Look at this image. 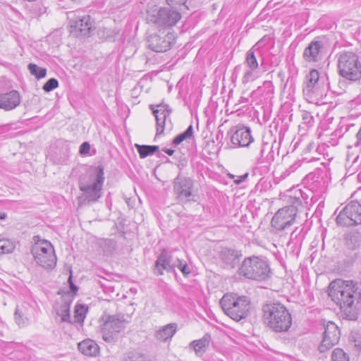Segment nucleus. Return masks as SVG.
Returning a JSON list of instances; mask_svg holds the SVG:
<instances>
[{
    "label": "nucleus",
    "instance_id": "1",
    "mask_svg": "<svg viewBox=\"0 0 361 361\" xmlns=\"http://www.w3.org/2000/svg\"><path fill=\"white\" fill-rule=\"evenodd\" d=\"M328 295L340 307L344 319H357V305L361 302V286L358 282L336 279L329 283Z\"/></svg>",
    "mask_w": 361,
    "mask_h": 361
},
{
    "label": "nucleus",
    "instance_id": "2",
    "mask_svg": "<svg viewBox=\"0 0 361 361\" xmlns=\"http://www.w3.org/2000/svg\"><path fill=\"white\" fill-rule=\"evenodd\" d=\"M264 323L273 331L286 332L292 325V317L286 307L279 302H271L263 306Z\"/></svg>",
    "mask_w": 361,
    "mask_h": 361
},
{
    "label": "nucleus",
    "instance_id": "3",
    "mask_svg": "<svg viewBox=\"0 0 361 361\" xmlns=\"http://www.w3.org/2000/svg\"><path fill=\"white\" fill-rule=\"evenodd\" d=\"M104 168L102 165L93 166L89 172V180L80 182L79 188L83 192L79 200L82 204L96 202L102 195V190L104 181Z\"/></svg>",
    "mask_w": 361,
    "mask_h": 361
},
{
    "label": "nucleus",
    "instance_id": "4",
    "mask_svg": "<svg viewBox=\"0 0 361 361\" xmlns=\"http://www.w3.org/2000/svg\"><path fill=\"white\" fill-rule=\"evenodd\" d=\"M220 304L225 314L233 320L240 321L249 314L250 301L246 296L227 293L221 299Z\"/></svg>",
    "mask_w": 361,
    "mask_h": 361
},
{
    "label": "nucleus",
    "instance_id": "5",
    "mask_svg": "<svg viewBox=\"0 0 361 361\" xmlns=\"http://www.w3.org/2000/svg\"><path fill=\"white\" fill-rule=\"evenodd\" d=\"M238 273L246 279L262 281L270 277L271 269L264 259L252 256L244 259Z\"/></svg>",
    "mask_w": 361,
    "mask_h": 361
},
{
    "label": "nucleus",
    "instance_id": "6",
    "mask_svg": "<svg viewBox=\"0 0 361 361\" xmlns=\"http://www.w3.org/2000/svg\"><path fill=\"white\" fill-rule=\"evenodd\" d=\"M34 244L31 253L35 262L45 269H52L56 264V257L51 244L45 240H41L39 235L33 237Z\"/></svg>",
    "mask_w": 361,
    "mask_h": 361
},
{
    "label": "nucleus",
    "instance_id": "7",
    "mask_svg": "<svg viewBox=\"0 0 361 361\" xmlns=\"http://www.w3.org/2000/svg\"><path fill=\"white\" fill-rule=\"evenodd\" d=\"M343 243L345 250L343 264L345 268H350L355 262L361 260V232L357 229L345 232Z\"/></svg>",
    "mask_w": 361,
    "mask_h": 361
},
{
    "label": "nucleus",
    "instance_id": "8",
    "mask_svg": "<svg viewBox=\"0 0 361 361\" xmlns=\"http://www.w3.org/2000/svg\"><path fill=\"white\" fill-rule=\"evenodd\" d=\"M338 69L343 78L357 81L361 78V63L358 56L353 51H343L338 59Z\"/></svg>",
    "mask_w": 361,
    "mask_h": 361
},
{
    "label": "nucleus",
    "instance_id": "9",
    "mask_svg": "<svg viewBox=\"0 0 361 361\" xmlns=\"http://www.w3.org/2000/svg\"><path fill=\"white\" fill-rule=\"evenodd\" d=\"M287 203V206L279 209L275 213L271 221V225L276 230V233L284 231L295 222L299 212L298 207H301V202L297 199L293 202Z\"/></svg>",
    "mask_w": 361,
    "mask_h": 361
},
{
    "label": "nucleus",
    "instance_id": "10",
    "mask_svg": "<svg viewBox=\"0 0 361 361\" xmlns=\"http://www.w3.org/2000/svg\"><path fill=\"white\" fill-rule=\"evenodd\" d=\"M336 222L341 227L361 226V204L356 200L349 202L338 212Z\"/></svg>",
    "mask_w": 361,
    "mask_h": 361
},
{
    "label": "nucleus",
    "instance_id": "11",
    "mask_svg": "<svg viewBox=\"0 0 361 361\" xmlns=\"http://www.w3.org/2000/svg\"><path fill=\"white\" fill-rule=\"evenodd\" d=\"M128 322L124 315H111L105 319L102 327V338L107 343H114L118 338L119 333L123 331Z\"/></svg>",
    "mask_w": 361,
    "mask_h": 361
},
{
    "label": "nucleus",
    "instance_id": "12",
    "mask_svg": "<svg viewBox=\"0 0 361 361\" xmlns=\"http://www.w3.org/2000/svg\"><path fill=\"white\" fill-rule=\"evenodd\" d=\"M68 18L72 34L76 37L89 36L93 28V21L89 15L81 11H75L70 12Z\"/></svg>",
    "mask_w": 361,
    "mask_h": 361
},
{
    "label": "nucleus",
    "instance_id": "13",
    "mask_svg": "<svg viewBox=\"0 0 361 361\" xmlns=\"http://www.w3.org/2000/svg\"><path fill=\"white\" fill-rule=\"evenodd\" d=\"M181 18L180 13L176 9L167 7L160 8L148 14L149 22L158 27H171L176 25Z\"/></svg>",
    "mask_w": 361,
    "mask_h": 361
},
{
    "label": "nucleus",
    "instance_id": "14",
    "mask_svg": "<svg viewBox=\"0 0 361 361\" xmlns=\"http://www.w3.org/2000/svg\"><path fill=\"white\" fill-rule=\"evenodd\" d=\"M307 83L303 88V95L305 99L310 103H317L322 96L318 81L319 73L318 71L313 69L307 75Z\"/></svg>",
    "mask_w": 361,
    "mask_h": 361
},
{
    "label": "nucleus",
    "instance_id": "15",
    "mask_svg": "<svg viewBox=\"0 0 361 361\" xmlns=\"http://www.w3.org/2000/svg\"><path fill=\"white\" fill-rule=\"evenodd\" d=\"M341 333L335 323L329 322L323 333V338L318 347L320 353H324L336 345L340 339Z\"/></svg>",
    "mask_w": 361,
    "mask_h": 361
},
{
    "label": "nucleus",
    "instance_id": "16",
    "mask_svg": "<svg viewBox=\"0 0 361 361\" xmlns=\"http://www.w3.org/2000/svg\"><path fill=\"white\" fill-rule=\"evenodd\" d=\"M231 133V142L235 147H247L254 141L251 130L245 126H235Z\"/></svg>",
    "mask_w": 361,
    "mask_h": 361
},
{
    "label": "nucleus",
    "instance_id": "17",
    "mask_svg": "<svg viewBox=\"0 0 361 361\" xmlns=\"http://www.w3.org/2000/svg\"><path fill=\"white\" fill-rule=\"evenodd\" d=\"M175 39L174 35H166L161 37L159 35H151L147 38L148 47L155 52H164L171 48Z\"/></svg>",
    "mask_w": 361,
    "mask_h": 361
},
{
    "label": "nucleus",
    "instance_id": "18",
    "mask_svg": "<svg viewBox=\"0 0 361 361\" xmlns=\"http://www.w3.org/2000/svg\"><path fill=\"white\" fill-rule=\"evenodd\" d=\"M193 181L190 178L178 176L173 180V190L179 200H190Z\"/></svg>",
    "mask_w": 361,
    "mask_h": 361
},
{
    "label": "nucleus",
    "instance_id": "19",
    "mask_svg": "<svg viewBox=\"0 0 361 361\" xmlns=\"http://www.w3.org/2000/svg\"><path fill=\"white\" fill-rule=\"evenodd\" d=\"M150 109L156 118L157 135L161 134L164 130L165 123L167 118L170 116L172 109L168 104H159L158 105L151 104Z\"/></svg>",
    "mask_w": 361,
    "mask_h": 361
},
{
    "label": "nucleus",
    "instance_id": "20",
    "mask_svg": "<svg viewBox=\"0 0 361 361\" xmlns=\"http://www.w3.org/2000/svg\"><path fill=\"white\" fill-rule=\"evenodd\" d=\"M171 254L166 250H163L157 257L154 267V273L156 275H163L164 271L171 272L174 271V265Z\"/></svg>",
    "mask_w": 361,
    "mask_h": 361
},
{
    "label": "nucleus",
    "instance_id": "21",
    "mask_svg": "<svg viewBox=\"0 0 361 361\" xmlns=\"http://www.w3.org/2000/svg\"><path fill=\"white\" fill-rule=\"evenodd\" d=\"M324 45V42L319 39L312 40L305 49L303 59L309 63L319 61L322 58Z\"/></svg>",
    "mask_w": 361,
    "mask_h": 361
},
{
    "label": "nucleus",
    "instance_id": "22",
    "mask_svg": "<svg viewBox=\"0 0 361 361\" xmlns=\"http://www.w3.org/2000/svg\"><path fill=\"white\" fill-rule=\"evenodd\" d=\"M20 102V94L12 90L5 94H0V109L10 111L17 107Z\"/></svg>",
    "mask_w": 361,
    "mask_h": 361
},
{
    "label": "nucleus",
    "instance_id": "23",
    "mask_svg": "<svg viewBox=\"0 0 361 361\" xmlns=\"http://www.w3.org/2000/svg\"><path fill=\"white\" fill-rule=\"evenodd\" d=\"M73 296L67 293L61 298V304L56 309V314L61 317V322H68L72 324L70 316L71 305L73 302Z\"/></svg>",
    "mask_w": 361,
    "mask_h": 361
},
{
    "label": "nucleus",
    "instance_id": "24",
    "mask_svg": "<svg viewBox=\"0 0 361 361\" xmlns=\"http://www.w3.org/2000/svg\"><path fill=\"white\" fill-rule=\"evenodd\" d=\"M241 256L242 254L240 252L229 248H224L220 253L222 261L232 268L238 264Z\"/></svg>",
    "mask_w": 361,
    "mask_h": 361
},
{
    "label": "nucleus",
    "instance_id": "25",
    "mask_svg": "<svg viewBox=\"0 0 361 361\" xmlns=\"http://www.w3.org/2000/svg\"><path fill=\"white\" fill-rule=\"evenodd\" d=\"M272 147L265 142L259 144L255 158L259 164L269 163L273 160Z\"/></svg>",
    "mask_w": 361,
    "mask_h": 361
},
{
    "label": "nucleus",
    "instance_id": "26",
    "mask_svg": "<svg viewBox=\"0 0 361 361\" xmlns=\"http://www.w3.org/2000/svg\"><path fill=\"white\" fill-rule=\"evenodd\" d=\"M265 39V37L259 40L250 50L246 53L245 63L248 68L252 70H257L259 68V63L255 56V50L259 49Z\"/></svg>",
    "mask_w": 361,
    "mask_h": 361
},
{
    "label": "nucleus",
    "instance_id": "27",
    "mask_svg": "<svg viewBox=\"0 0 361 361\" xmlns=\"http://www.w3.org/2000/svg\"><path fill=\"white\" fill-rule=\"evenodd\" d=\"M78 350L83 355L96 357L99 353V345L92 340L87 339L78 343Z\"/></svg>",
    "mask_w": 361,
    "mask_h": 361
},
{
    "label": "nucleus",
    "instance_id": "28",
    "mask_svg": "<svg viewBox=\"0 0 361 361\" xmlns=\"http://www.w3.org/2000/svg\"><path fill=\"white\" fill-rule=\"evenodd\" d=\"M176 330L177 324L176 323H171L158 330L155 334V337L159 341H166L173 337Z\"/></svg>",
    "mask_w": 361,
    "mask_h": 361
},
{
    "label": "nucleus",
    "instance_id": "29",
    "mask_svg": "<svg viewBox=\"0 0 361 361\" xmlns=\"http://www.w3.org/2000/svg\"><path fill=\"white\" fill-rule=\"evenodd\" d=\"M210 341L211 335L209 334H205L202 338L191 342L190 346L193 347L197 354L203 353L209 346Z\"/></svg>",
    "mask_w": 361,
    "mask_h": 361
},
{
    "label": "nucleus",
    "instance_id": "30",
    "mask_svg": "<svg viewBox=\"0 0 361 361\" xmlns=\"http://www.w3.org/2000/svg\"><path fill=\"white\" fill-rule=\"evenodd\" d=\"M309 195L302 190H296L293 192V195L288 196L287 202H293L295 199L301 202V207H298V211L301 212L308 204Z\"/></svg>",
    "mask_w": 361,
    "mask_h": 361
},
{
    "label": "nucleus",
    "instance_id": "31",
    "mask_svg": "<svg viewBox=\"0 0 361 361\" xmlns=\"http://www.w3.org/2000/svg\"><path fill=\"white\" fill-rule=\"evenodd\" d=\"M87 310H88V307L86 305H82V304H77L75 306L74 317H73V320L72 321V324L83 323L84 319L86 317Z\"/></svg>",
    "mask_w": 361,
    "mask_h": 361
},
{
    "label": "nucleus",
    "instance_id": "32",
    "mask_svg": "<svg viewBox=\"0 0 361 361\" xmlns=\"http://www.w3.org/2000/svg\"><path fill=\"white\" fill-rule=\"evenodd\" d=\"M137 152L141 159L146 158L151 156L159 151V146L157 145H136Z\"/></svg>",
    "mask_w": 361,
    "mask_h": 361
},
{
    "label": "nucleus",
    "instance_id": "33",
    "mask_svg": "<svg viewBox=\"0 0 361 361\" xmlns=\"http://www.w3.org/2000/svg\"><path fill=\"white\" fill-rule=\"evenodd\" d=\"M193 136V127L192 125H190L188 128L182 133H180L174 137L172 144L174 146H177L183 142L184 140L190 139Z\"/></svg>",
    "mask_w": 361,
    "mask_h": 361
},
{
    "label": "nucleus",
    "instance_id": "34",
    "mask_svg": "<svg viewBox=\"0 0 361 361\" xmlns=\"http://www.w3.org/2000/svg\"><path fill=\"white\" fill-rule=\"evenodd\" d=\"M27 68L31 75H34L37 79L44 78L47 75V69L39 67L35 63H29Z\"/></svg>",
    "mask_w": 361,
    "mask_h": 361
},
{
    "label": "nucleus",
    "instance_id": "35",
    "mask_svg": "<svg viewBox=\"0 0 361 361\" xmlns=\"http://www.w3.org/2000/svg\"><path fill=\"white\" fill-rule=\"evenodd\" d=\"M125 361H151L145 354L138 351H130L124 357Z\"/></svg>",
    "mask_w": 361,
    "mask_h": 361
},
{
    "label": "nucleus",
    "instance_id": "36",
    "mask_svg": "<svg viewBox=\"0 0 361 361\" xmlns=\"http://www.w3.org/2000/svg\"><path fill=\"white\" fill-rule=\"evenodd\" d=\"M173 265L174 269L177 267L185 276H187L191 272V269L188 265V264L185 261L181 260L179 258H176L173 261Z\"/></svg>",
    "mask_w": 361,
    "mask_h": 361
},
{
    "label": "nucleus",
    "instance_id": "37",
    "mask_svg": "<svg viewBox=\"0 0 361 361\" xmlns=\"http://www.w3.org/2000/svg\"><path fill=\"white\" fill-rule=\"evenodd\" d=\"M332 361H349V356L341 348H336L331 355Z\"/></svg>",
    "mask_w": 361,
    "mask_h": 361
},
{
    "label": "nucleus",
    "instance_id": "38",
    "mask_svg": "<svg viewBox=\"0 0 361 361\" xmlns=\"http://www.w3.org/2000/svg\"><path fill=\"white\" fill-rule=\"evenodd\" d=\"M14 317L16 323L18 325H25L28 321L27 317L25 315L23 310L18 307H17L16 309Z\"/></svg>",
    "mask_w": 361,
    "mask_h": 361
},
{
    "label": "nucleus",
    "instance_id": "39",
    "mask_svg": "<svg viewBox=\"0 0 361 361\" xmlns=\"http://www.w3.org/2000/svg\"><path fill=\"white\" fill-rule=\"evenodd\" d=\"M256 73V70H252L250 68H248L244 73V75L242 78V82L243 84H246L250 81L255 80L257 78Z\"/></svg>",
    "mask_w": 361,
    "mask_h": 361
},
{
    "label": "nucleus",
    "instance_id": "40",
    "mask_svg": "<svg viewBox=\"0 0 361 361\" xmlns=\"http://www.w3.org/2000/svg\"><path fill=\"white\" fill-rule=\"evenodd\" d=\"M59 86V82L56 78L49 79L46 83L43 85L42 89L47 92H49Z\"/></svg>",
    "mask_w": 361,
    "mask_h": 361
},
{
    "label": "nucleus",
    "instance_id": "41",
    "mask_svg": "<svg viewBox=\"0 0 361 361\" xmlns=\"http://www.w3.org/2000/svg\"><path fill=\"white\" fill-rule=\"evenodd\" d=\"M302 118L303 123L306 124L308 127L313 126L314 118L310 112L306 111H303L302 114Z\"/></svg>",
    "mask_w": 361,
    "mask_h": 361
},
{
    "label": "nucleus",
    "instance_id": "42",
    "mask_svg": "<svg viewBox=\"0 0 361 361\" xmlns=\"http://www.w3.org/2000/svg\"><path fill=\"white\" fill-rule=\"evenodd\" d=\"M12 250V245H11L8 242L0 240V254L11 252Z\"/></svg>",
    "mask_w": 361,
    "mask_h": 361
},
{
    "label": "nucleus",
    "instance_id": "43",
    "mask_svg": "<svg viewBox=\"0 0 361 361\" xmlns=\"http://www.w3.org/2000/svg\"><path fill=\"white\" fill-rule=\"evenodd\" d=\"M348 126H341L333 133V135L341 137L348 130Z\"/></svg>",
    "mask_w": 361,
    "mask_h": 361
},
{
    "label": "nucleus",
    "instance_id": "44",
    "mask_svg": "<svg viewBox=\"0 0 361 361\" xmlns=\"http://www.w3.org/2000/svg\"><path fill=\"white\" fill-rule=\"evenodd\" d=\"M90 149V145L87 142H84L80 147V154L82 155H85L89 153Z\"/></svg>",
    "mask_w": 361,
    "mask_h": 361
},
{
    "label": "nucleus",
    "instance_id": "45",
    "mask_svg": "<svg viewBox=\"0 0 361 361\" xmlns=\"http://www.w3.org/2000/svg\"><path fill=\"white\" fill-rule=\"evenodd\" d=\"M167 4L173 7H176L178 6L185 5L188 0H166Z\"/></svg>",
    "mask_w": 361,
    "mask_h": 361
},
{
    "label": "nucleus",
    "instance_id": "46",
    "mask_svg": "<svg viewBox=\"0 0 361 361\" xmlns=\"http://www.w3.org/2000/svg\"><path fill=\"white\" fill-rule=\"evenodd\" d=\"M68 281L70 284V289L71 291L72 292V295L73 296V295L75 294L76 292L78 291V287L73 283L72 275H70ZM70 294L71 295V293Z\"/></svg>",
    "mask_w": 361,
    "mask_h": 361
},
{
    "label": "nucleus",
    "instance_id": "47",
    "mask_svg": "<svg viewBox=\"0 0 361 361\" xmlns=\"http://www.w3.org/2000/svg\"><path fill=\"white\" fill-rule=\"evenodd\" d=\"M247 177V174H245V175H243V176H240L239 179H238V180H235V183H237V184H240V183H241L242 182H243V181L245 180V178H246Z\"/></svg>",
    "mask_w": 361,
    "mask_h": 361
},
{
    "label": "nucleus",
    "instance_id": "48",
    "mask_svg": "<svg viewBox=\"0 0 361 361\" xmlns=\"http://www.w3.org/2000/svg\"><path fill=\"white\" fill-rule=\"evenodd\" d=\"M314 147V144L313 142L310 143L306 148L305 149V151L306 152H310L313 148Z\"/></svg>",
    "mask_w": 361,
    "mask_h": 361
},
{
    "label": "nucleus",
    "instance_id": "49",
    "mask_svg": "<svg viewBox=\"0 0 361 361\" xmlns=\"http://www.w3.org/2000/svg\"><path fill=\"white\" fill-rule=\"evenodd\" d=\"M163 151L169 156H172L174 153V150L172 149L164 148Z\"/></svg>",
    "mask_w": 361,
    "mask_h": 361
},
{
    "label": "nucleus",
    "instance_id": "50",
    "mask_svg": "<svg viewBox=\"0 0 361 361\" xmlns=\"http://www.w3.org/2000/svg\"><path fill=\"white\" fill-rule=\"evenodd\" d=\"M7 216V214L5 212H0V219L4 220Z\"/></svg>",
    "mask_w": 361,
    "mask_h": 361
},
{
    "label": "nucleus",
    "instance_id": "51",
    "mask_svg": "<svg viewBox=\"0 0 361 361\" xmlns=\"http://www.w3.org/2000/svg\"><path fill=\"white\" fill-rule=\"evenodd\" d=\"M117 34H118V32H115V33H114V35H112V34H111V35H108V37H114L115 35H116Z\"/></svg>",
    "mask_w": 361,
    "mask_h": 361
},
{
    "label": "nucleus",
    "instance_id": "52",
    "mask_svg": "<svg viewBox=\"0 0 361 361\" xmlns=\"http://www.w3.org/2000/svg\"><path fill=\"white\" fill-rule=\"evenodd\" d=\"M295 231H293L290 234V238L292 239L295 235Z\"/></svg>",
    "mask_w": 361,
    "mask_h": 361
},
{
    "label": "nucleus",
    "instance_id": "53",
    "mask_svg": "<svg viewBox=\"0 0 361 361\" xmlns=\"http://www.w3.org/2000/svg\"><path fill=\"white\" fill-rule=\"evenodd\" d=\"M313 198H314V197L312 196V197H311V202H312L311 203L312 204L314 203V202H315V200H314Z\"/></svg>",
    "mask_w": 361,
    "mask_h": 361
},
{
    "label": "nucleus",
    "instance_id": "54",
    "mask_svg": "<svg viewBox=\"0 0 361 361\" xmlns=\"http://www.w3.org/2000/svg\"><path fill=\"white\" fill-rule=\"evenodd\" d=\"M355 346H361L360 343H355Z\"/></svg>",
    "mask_w": 361,
    "mask_h": 361
},
{
    "label": "nucleus",
    "instance_id": "55",
    "mask_svg": "<svg viewBox=\"0 0 361 361\" xmlns=\"http://www.w3.org/2000/svg\"><path fill=\"white\" fill-rule=\"evenodd\" d=\"M339 208L336 209L335 213H336L338 211Z\"/></svg>",
    "mask_w": 361,
    "mask_h": 361
}]
</instances>
